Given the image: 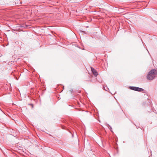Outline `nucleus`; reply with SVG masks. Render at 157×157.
Returning <instances> with one entry per match:
<instances>
[{"label":"nucleus","instance_id":"obj_1","mask_svg":"<svg viewBox=\"0 0 157 157\" xmlns=\"http://www.w3.org/2000/svg\"><path fill=\"white\" fill-rule=\"evenodd\" d=\"M157 75V71L155 69L151 70L147 76V78L148 80H152Z\"/></svg>","mask_w":157,"mask_h":157},{"label":"nucleus","instance_id":"obj_2","mask_svg":"<svg viewBox=\"0 0 157 157\" xmlns=\"http://www.w3.org/2000/svg\"><path fill=\"white\" fill-rule=\"evenodd\" d=\"M130 89L132 90L139 92L143 91L144 90V89L142 88L136 86H130Z\"/></svg>","mask_w":157,"mask_h":157},{"label":"nucleus","instance_id":"obj_3","mask_svg":"<svg viewBox=\"0 0 157 157\" xmlns=\"http://www.w3.org/2000/svg\"><path fill=\"white\" fill-rule=\"evenodd\" d=\"M91 69L92 73L95 76H96L97 75H98V72L95 69H94L92 67H91Z\"/></svg>","mask_w":157,"mask_h":157},{"label":"nucleus","instance_id":"obj_4","mask_svg":"<svg viewBox=\"0 0 157 157\" xmlns=\"http://www.w3.org/2000/svg\"><path fill=\"white\" fill-rule=\"evenodd\" d=\"M80 31L81 32L83 33H85V34H87V32H86V31H82V30H80Z\"/></svg>","mask_w":157,"mask_h":157},{"label":"nucleus","instance_id":"obj_5","mask_svg":"<svg viewBox=\"0 0 157 157\" xmlns=\"http://www.w3.org/2000/svg\"><path fill=\"white\" fill-rule=\"evenodd\" d=\"M110 130H111V129H112V128H111V126H110Z\"/></svg>","mask_w":157,"mask_h":157}]
</instances>
